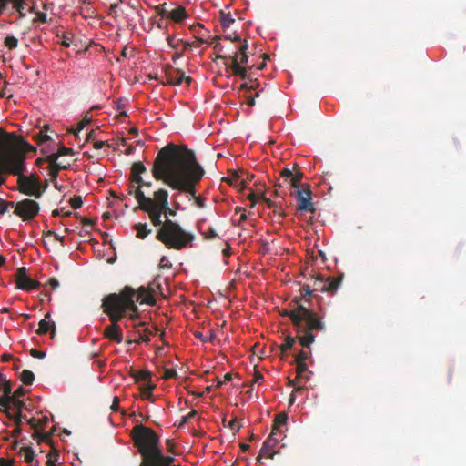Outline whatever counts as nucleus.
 Instances as JSON below:
<instances>
[{"mask_svg": "<svg viewBox=\"0 0 466 466\" xmlns=\"http://www.w3.org/2000/svg\"><path fill=\"white\" fill-rule=\"evenodd\" d=\"M11 403H12V397H7V396H4V395H2L0 397V406L7 408L11 405Z\"/></svg>", "mask_w": 466, "mask_h": 466, "instance_id": "de8ad7c7", "label": "nucleus"}, {"mask_svg": "<svg viewBox=\"0 0 466 466\" xmlns=\"http://www.w3.org/2000/svg\"><path fill=\"white\" fill-rule=\"evenodd\" d=\"M278 434H276V431H271L270 435L266 439V441L263 442V445L260 449L258 458L266 457L272 459L275 451L274 448L279 442V438H277Z\"/></svg>", "mask_w": 466, "mask_h": 466, "instance_id": "a211bd4d", "label": "nucleus"}, {"mask_svg": "<svg viewBox=\"0 0 466 466\" xmlns=\"http://www.w3.org/2000/svg\"><path fill=\"white\" fill-rule=\"evenodd\" d=\"M264 380V377L262 375V373L258 370H254V374H253V383H258L260 384Z\"/></svg>", "mask_w": 466, "mask_h": 466, "instance_id": "09e8293b", "label": "nucleus"}, {"mask_svg": "<svg viewBox=\"0 0 466 466\" xmlns=\"http://www.w3.org/2000/svg\"><path fill=\"white\" fill-rule=\"evenodd\" d=\"M15 408H16L18 410V412H22L23 410L26 409L25 408V403L24 402V400L22 399L20 400H12V403H11Z\"/></svg>", "mask_w": 466, "mask_h": 466, "instance_id": "c03bdc74", "label": "nucleus"}, {"mask_svg": "<svg viewBox=\"0 0 466 466\" xmlns=\"http://www.w3.org/2000/svg\"><path fill=\"white\" fill-rule=\"evenodd\" d=\"M197 414L196 410H191L187 415L182 418V423H187L190 420H192Z\"/></svg>", "mask_w": 466, "mask_h": 466, "instance_id": "052dcab7", "label": "nucleus"}, {"mask_svg": "<svg viewBox=\"0 0 466 466\" xmlns=\"http://www.w3.org/2000/svg\"><path fill=\"white\" fill-rule=\"evenodd\" d=\"M296 365L297 376L299 378L304 377V374L308 371L307 362L296 361Z\"/></svg>", "mask_w": 466, "mask_h": 466, "instance_id": "e433bc0d", "label": "nucleus"}, {"mask_svg": "<svg viewBox=\"0 0 466 466\" xmlns=\"http://www.w3.org/2000/svg\"><path fill=\"white\" fill-rule=\"evenodd\" d=\"M119 402H120V400L118 397L115 396L114 399H113V402H112V405H111V410L114 411V412H116L118 411L119 410Z\"/></svg>", "mask_w": 466, "mask_h": 466, "instance_id": "13d9d810", "label": "nucleus"}, {"mask_svg": "<svg viewBox=\"0 0 466 466\" xmlns=\"http://www.w3.org/2000/svg\"><path fill=\"white\" fill-rule=\"evenodd\" d=\"M127 289H129L128 294L126 296V298L132 301L134 305L137 306V303L140 304H148V305H154L156 303V299L153 294V289L140 287L137 291L129 287L126 286L122 290H120L119 293H111L110 295H124V293L127 291Z\"/></svg>", "mask_w": 466, "mask_h": 466, "instance_id": "9d476101", "label": "nucleus"}, {"mask_svg": "<svg viewBox=\"0 0 466 466\" xmlns=\"http://www.w3.org/2000/svg\"><path fill=\"white\" fill-rule=\"evenodd\" d=\"M21 380L25 385H32L35 380V375L31 370H24L21 373Z\"/></svg>", "mask_w": 466, "mask_h": 466, "instance_id": "c756f323", "label": "nucleus"}, {"mask_svg": "<svg viewBox=\"0 0 466 466\" xmlns=\"http://www.w3.org/2000/svg\"><path fill=\"white\" fill-rule=\"evenodd\" d=\"M291 195L297 200V208L301 212H314L315 208L312 202V193L308 184H302L300 188H297Z\"/></svg>", "mask_w": 466, "mask_h": 466, "instance_id": "f8f14e48", "label": "nucleus"}, {"mask_svg": "<svg viewBox=\"0 0 466 466\" xmlns=\"http://www.w3.org/2000/svg\"><path fill=\"white\" fill-rule=\"evenodd\" d=\"M235 22V19L232 17V15L228 13H224V12H221V15H220V23H221V25L224 27V28H228L230 27V25Z\"/></svg>", "mask_w": 466, "mask_h": 466, "instance_id": "7c9ffc66", "label": "nucleus"}, {"mask_svg": "<svg viewBox=\"0 0 466 466\" xmlns=\"http://www.w3.org/2000/svg\"><path fill=\"white\" fill-rule=\"evenodd\" d=\"M4 44L6 47H8L10 50H13L17 47L18 40L14 35H7L5 38Z\"/></svg>", "mask_w": 466, "mask_h": 466, "instance_id": "c9c22d12", "label": "nucleus"}, {"mask_svg": "<svg viewBox=\"0 0 466 466\" xmlns=\"http://www.w3.org/2000/svg\"><path fill=\"white\" fill-rule=\"evenodd\" d=\"M225 39L235 43V49L231 52L225 51L224 46L221 45L218 39L214 38L210 44L213 45L214 51L217 54L216 59L223 62L226 66V72L228 75L248 80L241 85V89L249 92L258 89L259 83L257 79L251 78V71L255 67V65L249 66L248 64V41L241 40L240 36L236 33H234L233 35H226Z\"/></svg>", "mask_w": 466, "mask_h": 466, "instance_id": "7ed1b4c3", "label": "nucleus"}, {"mask_svg": "<svg viewBox=\"0 0 466 466\" xmlns=\"http://www.w3.org/2000/svg\"><path fill=\"white\" fill-rule=\"evenodd\" d=\"M0 390H3L4 396L12 397V387L8 380H6L3 385H1Z\"/></svg>", "mask_w": 466, "mask_h": 466, "instance_id": "ea45409f", "label": "nucleus"}, {"mask_svg": "<svg viewBox=\"0 0 466 466\" xmlns=\"http://www.w3.org/2000/svg\"><path fill=\"white\" fill-rule=\"evenodd\" d=\"M153 196V198L146 197L140 189L136 191V199L140 209L147 213L154 226H159L164 222L161 219L162 215L167 219L168 216H176V211L169 208L167 190L160 188L155 191Z\"/></svg>", "mask_w": 466, "mask_h": 466, "instance_id": "423d86ee", "label": "nucleus"}, {"mask_svg": "<svg viewBox=\"0 0 466 466\" xmlns=\"http://www.w3.org/2000/svg\"><path fill=\"white\" fill-rule=\"evenodd\" d=\"M50 159H51L50 176L55 178L57 177V175L61 169H66L67 167L66 165L57 163L56 160H55V159H52V158H50Z\"/></svg>", "mask_w": 466, "mask_h": 466, "instance_id": "c85d7f7f", "label": "nucleus"}, {"mask_svg": "<svg viewBox=\"0 0 466 466\" xmlns=\"http://www.w3.org/2000/svg\"><path fill=\"white\" fill-rule=\"evenodd\" d=\"M288 415L286 413H279L275 416L273 421L272 431H276V434H281V428L287 424Z\"/></svg>", "mask_w": 466, "mask_h": 466, "instance_id": "5701e85b", "label": "nucleus"}, {"mask_svg": "<svg viewBox=\"0 0 466 466\" xmlns=\"http://www.w3.org/2000/svg\"><path fill=\"white\" fill-rule=\"evenodd\" d=\"M198 228L200 234L206 239H214L218 237L216 230L207 223L206 219H203L198 223Z\"/></svg>", "mask_w": 466, "mask_h": 466, "instance_id": "412c9836", "label": "nucleus"}, {"mask_svg": "<svg viewBox=\"0 0 466 466\" xmlns=\"http://www.w3.org/2000/svg\"><path fill=\"white\" fill-rule=\"evenodd\" d=\"M129 289L124 295H106L102 299L101 308L103 312L106 314L111 324L106 327L104 335L106 338L116 343L123 341V332L119 322L125 319V327L129 328L128 322L136 320L138 315V308L134 305L126 296Z\"/></svg>", "mask_w": 466, "mask_h": 466, "instance_id": "20e7f679", "label": "nucleus"}, {"mask_svg": "<svg viewBox=\"0 0 466 466\" xmlns=\"http://www.w3.org/2000/svg\"><path fill=\"white\" fill-rule=\"evenodd\" d=\"M22 420H25L27 421V423L30 425L31 428L35 429L36 423L34 419H27L25 415H22V412H18V414L15 418V422L16 425H19L22 422Z\"/></svg>", "mask_w": 466, "mask_h": 466, "instance_id": "72a5a7b5", "label": "nucleus"}, {"mask_svg": "<svg viewBox=\"0 0 466 466\" xmlns=\"http://www.w3.org/2000/svg\"><path fill=\"white\" fill-rule=\"evenodd\" d=\"M56 35L61 38V45L65 47H69L73 43L74 34L72 32H62L61 35L57 34Z\"/></svg>", "mask_w": 466, "mask_h": 466, "instance_id": "bb28decb", "label": "nucleus"}, {"mask_svg": "<svg viewBox=\"0 0 466 466\" xmlns=\"http://www.w3.org/2000/svg\"><path fill=\"white\" fill-rule=\"evenodd\" d=\"M26 391L27 390L23 386H20L13 393L12 400H20L21 398H23L25 395Z\"/></svg>", "mask_w": 466, "mask_h": 466, "instance_id": "a19ab883", "label": "nucleus"}, {"mask_svg": "<svg viewBox=\"0 0 466 466\" xmlns=\"http://www.w3.org/2000/svg\"><path fill=\"white\" fill-rule=\"evenodd\" d=\"M131 436L143 459L140 466H179L173 464V457L163 454L159 436L151 428L143 424L136 425Z\"/></svg>", "mask_w": 466, "mask_h": 466, "instance_id": "39448f33", "label": "nucleus"}, {"mask_svg": "<svg viewBox=\"0 0 466 466\" xmlns=\"http://www.w3.org/2000/svg\"><path fill=\"white\" fill-rule=\"evenodd\" d=\"M222 422H223V425H224V426L228 427L230 430H232V431H234V433H235V432H237V431H239V429H240V426L237 424V419H236V418L232 419L230 421H228V424H226V423H227V420H226V419L224 418V419H223V420H222Z\"/></svg>", "mask_w": 466, "mask_h": 466, "instance_id": "58836bf2", "label": "nucleus"}, {"mask_svg": "<svg viewBox=\"0 0 466 466\" xmlns=\"http://www.w3.org/2000/svg\"><path fill=\"white\" fill-rule=\"evenodd\" d=\"M165 79L160 80L162 85L169 86H180L183 82H186L187 86L190 85L192 79L189 76H185L182 70L170 68L165 73Z\"/></svg>", "mask_w": 466, "mask_h": 466, "instance_id": "2eb2a0df", "label": "nucleus"}, {"mask_svg": "<svg viewBox=\"0 0 466 466\" xmlns=\"http://www.w3.org/2000/svg\"><path fill=\"white\" fill-rule=\"evenodd\" d=\"M9 0H0V15L6 9Z\"/></svg>", "mask_w": 466, "mask_h": 466, "instance_id": "69168bd1", "label": "nucleus"}, {"mask_svg": "<svg viewBox=\"0 0 466 466\" xmlns=\"http://www.w3.org/2000/svg\"><path fill=\"white\" fill-rule=\"evenodd\" d=\"M300 294L302 297H307V296H309V295H313L314 296V292H313V289H312V287L309 284L307 285H304L300 288Z\"/></svg>", "mask_w": 466, "mask_h": 466, "instance_id": "79ce46f5", "label": "nucleus"}, {"mask_svg": "<svg viewBox=\"0 0 466 466\" xmlns=\"http://www.w3.org/2000/svg\"><path fill=\"white\" fill-rule=\"evenodd\" d=\"M14 461L11 459L0 458V466H13Z\"/></svg>", "mask_w": 466, "mask_h": 466, "instance_id": "e2e57ef3", "label": "nucleus"}, {"mask_svg": "<svg viewBox=\"0 0 466 466\" xmlns=\"http://www.w3.org/2000/svg\"><path fill=\"white\" fill-rule=\"evenodd\" d=\"M48 319H50V314L46 313L45 319L40 320L36 333L38 335L50 333V337L54 338L56 334V325L54 321L49 320Z\"/></svg>", "mask_w": 466, "mask_h": 466, "instance_id": "6ab92c4d", "label": "nucleus"}, {"mask_svg": "<svg viewBox=\"0 0 466 466\" xmlns=\"http://www.w3.org/2000/svg\"><path fill=\"white\" fill-rule=\"evenodd\" d=\"M131 377L134 379L136 383L141 382L142 384H144V383L152 382L151 381L152 373L148 370H141L138 371H134L131 373Z\"/></svg>", "mask_w": 466, "mask_h": 466, "instance_id": "4be33fe9", "label": "nucleus"}, {"mask_svg": "<svg viewBox=\"0 0 466 466\" xmlns=\"http://www.w3.org/2000/svg\"><path fill=\"white\" fill-rule=\"evenodd\" d=\"M177 373L175 370L173 369H168L165 371V376L164 378L165 379H172V378H175L177 377Z\"/></svg>", "mask_w": 466, "mask_h": 466, "instance_id": "bf43d9fd", "label": "nucleus"}, {"mask_svg": "<svg viewBox=\"0 0 466 466\" xmlns=\"http://www.w3.org/2000/svg\"><path fill=\"white\" fill-rule=\"evenodd\" d=\"M263 91V88L260 89V92ZM259 96V91H257L255 93V95H249V96H247L246 99H247V104L248 106H255V98Z\"/></svg>", "mask_w": 466, "mask_h": 466, "instance_id": "49530a36", "label": "nucleus"}, {"mask_svg": "<svg viewBox=\"0 0 466 466\" xmlns=\"http://www.w3.org/2000/svg\"><path fill=\"white\" fill-rule=\"evenodd\" d=\"M187 50V46L186 47H181V49L174 50V54L172 56V59L175 61L176 59H178V58L182 57Z\"/></svg>", "mask_w": 466, "mask_h": 466, "instance_id": "603ef678", "label": "nucleus"}, {"mask_svg": "<svg viewBox=\"0 0 466 466\" xmlns=\"http://www.w3.org/2000/svg\"><path fill=\"white\" fill-rule=\"evenodd\" d=\"M158 227L156 238L167 248L181 250L193 246L195 236L183 229L178 223L167 218Z\"/></svg>", "mask_w": 466, "mask_h": 466, "instance_id": "0eeeda50", "label": "nucleus"}, {"mask_svg": "<svg viewBox=\"0 0 466 466\" xmlns=\"http://www.w3.org/2000/svg\"><path fill=\"white\" fill-rule=\"evenodd\" d=\"M12 147H5L1 151L5 159L12 165L13 163L19 161L23 166V170L19 174H12L17 176V183L19 190L26 195L39 198L42 196L43 190L41 189V181L39 177L35 176H25L24 172L26 170L25 157L22 154L13 153Z\"/></svg>", "mask_w": 466, "mask_h": 466, "instance_id": "6e6552de", "label": "nucleus"}, {"mask_svg": "<svg viewBox=\"0 0 466 466\" xmlns=\"http://www.w3.org/2000/svg\"><path fill=\"white\" fill-rule=\"evenodd\" d=\"M30 355L34 358H37V359H43L46 357V352L45 351H41V350H37L35 349H32L30 350Z\"/></svg>", "mask_w": 466, "mask_h": 466, "instance_id": "5fc2aeb1", "label": "nucleus"}, {"mask_svg": "<svg viewBox=\"0 0 466 466\" xmlns=\"http://www.w3.org/2000/svg\"><path fill=\"white\" fill-rule=\"evenodd\" d=\"M155 388H156V385L152 382L142 384L140 386L142 399L148 400H151L152 392Z\"/></svg>", "mask_w": 466, "mask_h": 466, "instance_id": "393cba45", "label": "nucleus"}, {"mask_svg": "<svg viewBox=\"0 0 466 466\" xmlns=\"http://www.w3.org/2000/svg\"><path fill=\"white\" fill-rule=\"evenodd\" d=\"M153 176L172 189L187 193L196 205L203 208L206 198L197 195V185L205 175L194 151L186 145L168 143L157 155L153 165Z\"/></svg>", "mask_w": 466, "mask_h": 466, "instance_id": "f257e3e1", "label": "nucleus"}, {"mask_svg": "<svg viewBox=\"0 0 466 466\" xmlns=\"http://www.w3.org/2000/svg\"><path fill=\"white\" fill-rule=\"evenodd\" d=\"M34 451L31 448L27 447L25 450V461L30 462L33 461Z\"/></svg>", "mask_w": 466, "mask_h": 466, "instance_id": "864d4df0", "label": "nucleus"}, {"mask_svg": "<svg viewBox=\"0 0 466 466\" xmlns=\"http://www.w3.org/2000/svg\"><path fill=\"white\" fill-rule=\"evenodd\" d=\"M129 327L134 329V332L137 335L135 341L137 343H148L151 339V337L155 334L147 325L146 321L140 319V315L138 314L136 317V320L132 322H128Z\"/></svg>", "mask_w": 466, "mask_h": 466, "instance_id": "4468645a", "label": "nucleus"}, {"mask_svg": "<svg viewBox=\"0 0 466 466\" xmlns=\"http://www.w3.org/2000/svg\"><path fill=\"white\" fill-rule=\"evenodd\" d=\"M167 42L168 46L174 50L181 49V47H186V46H187V49H188L191 46L189 43L185 42L182 39H177L175 35L167 36Z\"/></svg>", "mask_w": 466, "mask_h": 466, "instance_id": "b1692460", "label": "nucleus"}, {"mask_svg": "<svg viewBox=\"0 0 466 466\" xmlns=\"http://www.w3.org/2000/svg\"><path fill=\"white\" fill-rule=\"evenodd\" d=\"M48 284L53 289H56L59 286V281L56 279L52 278L48 280Z\"/></svg>", "mask_w": 466, "mask_h": 466, "instance_id": "0e129e2a", "label": "nucleus"}, {"mask_svg": "<svg viewBox=\"0 0 466 466\" xmlns=\"http://www.w3.org/2000/svg\"><path fill=\"white\" fill-rule=\"evenodd\" d=\"M39 209L36 201L25 198L15 204L14 214L20 217L24 221H27L37 216Z\"/></svg>", "mask_w": 466, "mask_h": 466, "instance_id": "ddd939ff", "label": "nucleus"}, {"mask_svg": "<svg viewBox=\"0 0 466 466\" xmlns=\"http://www.w3.org/2000/svg\"><path fill=\"white\" fill-rule=\"evenodd\" d=\"M5 157L0 158V187L3 186L5 183V176L6 174H19L23 170V166L21 162L16 161L10 165L7 160L5 159ZM8 207H15V202L13 201H6L0 198V214L4 215Z\"/></svg>", "mask_w": 466, "mask_h": 466, "instance_id": "1a4fd4ad", "label": "nucleus"}, {"mask_svg": "<svg viewBox=\"0 0 466 466\" xmlns=\"http://www.w3.org/2000/svg\"><path fill=\"white\" fill-rule=\"evenodd\" d=\"M134 228L137 231V238L140 239H144L147 236H148L151 233V229L147 228V224H136Z\"/></svg>", "mask_w": 466, "mask_h": 466, "instance_id": "a878e982", "label": "nucleus"}, {"mask_svg": "<svg viewBox=\"0 0 466 466\" xmlns=\"http://www.w3.org/2000/svg\"><path fill=\"white\" fill-rule=\"evenodd\" d=\"M268 56L263 54V60L257 66V70H262L266 66V58Z\"/></svg>", "mask_w": 466, "mask_h": 466, "instance_id": "338daca9", "label": "nucleus"}, {"mask_svg": "<svg viewBox=\"0 0 466 466\" xmlns=\"http://www.w3.org/2000/svg\"><path fill=\"white\" fill-rule=\"evenodd\" d=\"M158 15L163 18H168L175 23H181L186 18L188 17V15L185 9V7L179 5L175 8L168 10L165 7L157 6Z\"/></svg>", "mask_w": 466, "mask_h": 466, "instance_id": "f3484780", "label": "nucleus"}, {"mask_svg": "<svg viewBox=\"0 0 466 466\" xmlns=\"http://www.w3.org/2000/svg\"><path fill=\"white\" fill-rule=\"evenodd\" d=\"M248 198L251 202V207H254L261 199L260 197H257L254 193L249 194Z\"/></svg>", "mask_w": 466, "mask_h": 466, "instance_id": "680f3d73", "label": "nucleus"}, {"mask_svg": "<svg viewBox=\"0 0 466 466\" xmlns=\"http://www.w3.org/2000/svg\"><path fill=\"white\" fill-rule=\"evenodd\" d=\"M58 453L56 452L55 455H49V458L46 461L47 466H56V463L57 461Z\"/></svg>", "mask_w": 466, "mask_h": 466, "instance_id": "4d7b16f0", "label": "nucleus"}, {"mask_svg": "<svg viewBox=\"0 0 466 466\" xmlns=\"http://www.w3.org/2000/svg\"><path fill=\"white\" fill-rule=\"evenodd\" d=\"M294 173L292 172V170H290L289 168H283L281 171H280V176L283 177V178H286V179H290V177H292Z\"/></svg>", "mask_w": 466, "mask_h": 466, "instance_id": "6e6d98bb", "label": "nucleus"}, {"mask_svg": "<svg viewBox=\"0 0 466 466\" xmlns=\"http://www.w3.org/2000/svg\"><path fill=\"white\" fill-rule=\"evenodd\" d=\"M296 339H297L296 338L288 336L285 339L284 342L280 346L281 351L282 352H286V351L291 350L294 347L295 343H296Z\"/></svg>", "mask_w": 466, "mask_h": 466, "instance_id": "2f4dec72", "label": "nucleus"}, {"mask_svg": "<svg viewBox=\"0 0 466 466\" xmlns=\"http://www.w3.org/2000/svg\"><path fill=\"white\" fill-rule=\"evenodd\" d=\"M193 335L195 338L198 339L203 343L211 342L215 339V333L213 330H209L208 335L203 334L201 331L196 330L193 332Z\"/></svg>", "mask_w": 466, "mask_h": 466, "instance_id": "cd10ccee", "label": "nucleus"}, {"mask_svg": "<svg viewBox=\"0 0 466 466\" xmlns=\"http://www.w3.org/2000/svg\"><path fill=\"white\" fill-rule=\"evenodd\" d=\"M33 437L35 439H37L39 441L48 442L50 440V436L48 434H42V433H39L38 431H35V434L33 435Z\"/></svg>", "mask_w": 466, "mask_h": 466, "instance_id": "8fccbe9b", "label": "nucleus"}, {"mask_svg": "<svg viewBox=\"0 0 466 466\" xmlns=\"http://www.w3.org/2000/svg\"><path fill=\"white\" fill-rule=\"evenodd\" d=\"M47 21V15L43 12H37L36 16L34 19V22H41V23H46Z\"/></svg>", "mask_w": 466, "mask_h": 466, "instance_id": "3c124183", "label": "nucleus"}, {"mask_svg": "<svg viewBox=\"0 0 466 466\" xmlns=\"http://www.w3.org/2000/svg\"><path fill=\"white\" fill-rule=\"evenodd\" d=\"M301 179H302V174L300 172H297L292 175V177L289 179V183L291 187L296 190L297 188H300L301 185Z\"/></svg>", "mask_w": 466, "mask_h": 466, "instance_id": "473e14b6", "label": "nucleus"}, {"mask_svg": "<svg viewBox=\"0 0 466 466\" xmlns=\"http://www.w3.org/2000/svg\"><path fill=\"white\" fill-rule=\"evenodd\" d=\"M83 201L81 197H74L70 199V205L74 209L80 208L82 207Z\"/></svg>", "mask_w": 466, "mask_h": 466, "instance_id": "37998d69", "label": "nucleus"}, {"mask_svg": "<svg viewBox=\"0 0 466 466\" xmlns=\"http://www.w3.org/2000/svg\"><path fill=\"white\" fill-rule=\"evenodd\" d=\"M15 284L19 289L25 291L39 289L41 286L39 281L34 280L26 275V268L24 267L17 270Z\"/></svg>", "mask_w": 466, "mask_h": 466, "instance_id": "dca6fc26", "label": "nucleus"}, {"mask_svg": "<svg viewBox=\"0 0 466 466\" xmlns=\"http://www.w3.org/2000/svg\"><path fill=\"white\" fill-rule=\"evenodd\" d=\"M281 315L290 319L299 343L304 348L298 352L295 361L307 362L311 356L309 347L314 342L316 334L326 330L324 309L319 306L316 312L295 299L290 309H283Z\"/></svg>", "mask_w": 466, "mask_h": 466, "instance_id": "f03ea898", "label": "nucleus"}, {"mask_svg": "<svg viewBox=\"0 0 466 466\" xmlns=\"http://www.w3.org/2000/svg\"><path fill=\"white\" fill-rule=\"evenodd\" d=\"M260 198L263 202H265L267 204V206L270 208H274V213L275 214H280V208L279 209L276 203L274 201H272L270 198L265 197L264 195H261L260 196Z\"/></svg>", "mask_w": 466, "mask_h": 466, "instance_id": "4c0bfd02", "label": "nucleus"}, {"mask_svg": "<svg viewBox=\"0 0 466 466\" xmlns=\"http://www.w3.org/2000/svg\"><path fill=\"white\" fill-rule=\"evenodd\" d=\"M146 167L142 162H135L131 167L130 182L135 184L142 183L141 174L146 172Z\"/></svg>", "mask_w": 466, "mask_h": 466, "instance_id": "aec40b11", "label": "nucleus"}, {"mask_svg": "<svg viewBox=\"0 0 466 466\" xmlns=\"http://www.w3.org/2000/svg\"><path fill=\"white\" fill-rule=\"evenodd\" d=\"M73 154V149L70 148V147H66L65 146H62L59 149H58V152L56 154H52L50 156V158L52 159H55V160H57V158L60 157V156H66V155H72Z\"/></svg>", "mask_w": 466, "mask_h": 466, "instance_id": "f704fd0d", "label": "nucleus"}, {"mask_svg": "<svg viewBox=\"0 0 466 466\" xmlns=\"http://www.w3.org/2000/svg\"><path fill=\"white\" fill-rule=\"evenodd\" d=\"M13 359V356L9 353H4L2 356H1V360L3 362H8L10 361L11 360Z\"/></svg>", "mask_w": 466, "mask_h": 466, "instance_id": "774afa93", "label": "nucleus"}, {"mask_svg": "<svg viewBox=\"0 0 466 466\" xmlns=\"http://www.w3.org/2000/svg\"><path fill=\"white\" fill-rule=\"evenodd\" d=\"M313 284H312V289L313 292H327L329 295H333L337 290L341 282V278L337 277H328L324 278L321 275H318L317 277L311 278ZM314 297L316 298L317 295L314 294Z\"/></svg>", "mask_w": 466, "mask_h": 466, "instance_id": "9b49d317", "label": "nucleus"}, {"mask_svg": "<svg viewBox=\"0 0 466 466\" xmlns=\"http://www.w3.org/2000/svg\"><path fill=\"white\" fill-rule=\"evenodd\" d=\"M107 15L113 18H116L118 15V4H112L108 9Z\"/></svg>", "mask_w": 466, "mask_h": 466, "instance_id": "a18cd8bd", "label": "nucleus"}]
</instances>
